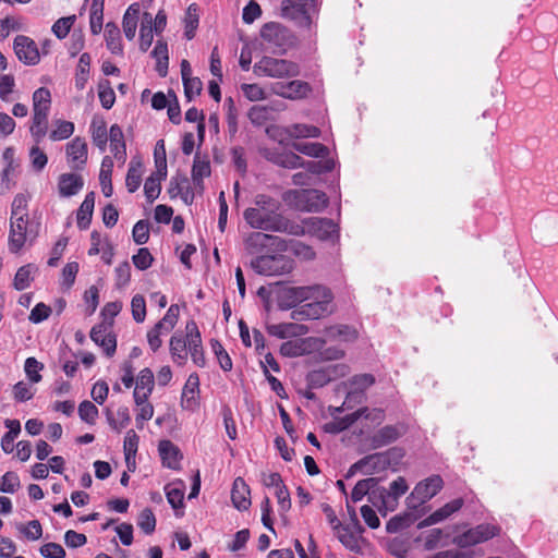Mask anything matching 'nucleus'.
Instances as JSON below:
<instances>
[{
	"instance_id": "nucleus-43",
	"label": "nucleus",
	"mask_w": 558,
	"mask_h": 558,
	"mask_svg": "<svg viewBox=\"0 0 558 558\" xmlns=\"http://www.w3.org/2000/svg\"><path fill=\"white\" fill-rule=\"evenodd\" d=\"M210 175V162L206 157L196 154L192 166V180L196 186L203 183L204 178Z\"/></svg>"
},
{
	"instance_id": "nucleus-33",
	"label": "nucleus",
	"mask_w": 558,
	"mask_h": 558,
	"mask_svg": "<svg viewBox=\"0 0 558 558\" xmlns=\"http://www.w3.org/2000/svg\"><path fill=\"white\" fill-rule=\"evenodd\" d=\"M105 40L107 49L113 54L123 53V45L121 39V32L118 25L113 22H108L105 27Z\"/></svg>"
},
{
	"instance_id": "nucleus-37",
	"label": "nucleus",
	"mask_w": 558,
	"mask_h": 558,
	"mask_svg": "<svg viewBox=\"0 0 558 558\" xmlns=\"http://www.w3.org/2000/svg\"><path fill=\"white\" fill-rule=\"evenodd\" d=\"M167 173L163 171V174L159 173V170L156 169L145 181L144 183V193L148 203H153L156 198H158L161 192V181L167 178Z\"/></svg>"
},
{
	"instance_id": "nucleus-18",
	"label": "nucleus",
	"mask_w": 558,
	"mask_h": 558,
	"mask_svg": "<svg viewBox=\"0 0 558 558\" xmlns=\"http://www.w3.org/2000/svg\"><path fill=\"white\" fill-rule=\"evenodd\" d=\"M186 337L189 338V351L192 361L198 366L204 367L206 359L202 345V337L198 327L194 320H189L185 325Z\"/></svg>"
},
{
	"instance_id": "nucleus-27",
	"label": "nucleus",
	"mask_w": 558,
	"mask_h": 558,
	"mask_svg": "<svg viewBox=\"0 0 558 558\" xmlns=\"http://www.w3.org/2000/svg\"><path fill=\"white\" fill-rule=\"evenodd\" d=\"M90 339L99 347H101L107 356L111 357L117 350V339L111 332H107L106 328L101 325L94 326L90 330Z\"/></svg>"
},
{
	"instance_id": "nucleus-19",
	"label": "nucleus",
	"mask_w": 558,
	"mask_h": 558,
	"mask_svg": "<svg viewBox=\"0 0 558 558\" xmlns=\"http://www.w3.org/2000/svg\"><path fill=\"white\" fill-rule=\"evenodd\" d=\"M154 389V374L150 368H143L136 378L135 389L133 392L134 402L143 403L147 401Z\"/></svg>"
},
{
	"instance_id": "nucleus-10",
	"label": "nucleus",
	"mask_w": 558,
	"mask_h": 558,
	"mask_svg": "<svg viewBox=\"0 0 558 558\" xmlns=\"http://www.w3.org/2000/svg\"><path fill=\"white\" fill-rule=\"evenodd\" d=\"M293 197L294 206L298 210L307 213H318L328 205L326 193L315 190H299L290 193Z\"/></svg>"
},
{
	"instance_id": "nucleus-54",
	"label": "nucleus",
	"mask_w": 558,
	"mask_h": 558,
	"mask_svg": "<svg viewBox=\"0 0 558 558\" xmlns=\"http://www.w3.org/2000/svg\"><path fill=\"white\" fill-rule=\"evenodd\" d=\"M98 97L101 106L109 110L116 102V94L108 80H104L98 84Z\"/></svg>"
},
{
	"instance_id": "nucleus-45",
	"label": "nucleus",
	"mask_w": 558,
	"mask_h": 558,
	"mask_svg": "<svg viewBox=\"0 0 558 558\" xmlns=\"http://www.w3.org/2000/svg\"><path fill=\"white\" fill-rule=\"evenodd\" d=\"M143 165L141 161L131 160L129 170L125 178V185L129 193H134L138 190L142 183Z\"/></svg>"
},
{
	"instance_id": "nucleus-23",
	"label": "nucleus",
	"mask_w": 558,
	"mask_h": 558,
	"mask_svg": "<svg viewBox=\"0 0 558 558\" xmlns=\"http://www.w3.org/2000/svg\"><path fill=\"white\" fill-rule=\"evenodd\" d=\"M158 451L163 466L172 470H178L180 468L182 454L179 447L171 440H160L158 444Z\"/></svg>"
},
{
	"instance_id": "nucleus-8",
	"label": "nucleus",
	"mask_w": 558,
	"mask_h": 558,
	"mask_svg": "<svg viewBox=\"0 0 558 558\" xmlns=\"http://www.w3.org/2000/svg\"><path fill=\"white\" fill-rule=\"evenodd\" d=\"M37 236L29 223L28 216L10 217L9 250L19 253L27 241Z\"/></svg>"
},
{
	"instance_id": "nucleus-29",
	"label": "nucleus",
	"mask_w": 558,
	"mask_h": 558,
	"mask_svg": "<svg viewBox=\"0 0 558 558\" xmlns=\"http://www.w3.org/2000/svg\"><path fill=\"white\" fill-rule=\"evenodd\" d=\"M110 150L113 157L124 163L126 160V145L122 129L118 124H113L109 131Z\"/></svg>"
},
{
	"instance_id": "nucleus-30",
	"label": "nucleus",
	"mask_w": 558,
	"mask_h": 558,
	"mask_svg": "<svg viewBox=\"0 0 558 558\" xmlns=\"http://www.w3.org/2000/svg\"><path fill=\"white\" fill-rule=\"evenodd\" d=\"M169 350L172 361L179 366L184 365L187 361L189 338L174 333L170 338Z\"/></svg>"
},
{
	"instance_id": "nucleus-40",
	"label": "nucleus",
	"mask_w": 558,
	"mask_h": 558,
	"mask_svg": "<svg viewBox=\"0 0 558 558\" xmlns=\"http://www.w3.org/2000/svg\"><path fill=\"white\" fill-rule=\"evenodd\" d=\"M408 489L409 486L403 476H398L392 481L389 485V489H386V493L389 495V499L387 501L388 508L396 510L399 505V498L403 496Z\"/></svg>"
},
{
	"instance_id": "nucleus-21",
	"label": "nucleus",
	"mask_w": 558,
	"mask_h": 558,
	"mask_svg": "<svg viewBox=\"0 0 558 558\" xmlns=\"http://www.w3.org/2000/svg\"><path fill=\"white\" fill-rule=\"evenodd\" d=\"M308 232L319 240H329L338 232L337 225L327 218L313 217L306 221Z\"/></svg>"
},
{
	"instance_id": "nucleus-57",
	"label": "nucleus",
	"mask_w": 558,
	"mask_h": 558,
	"mask_svg": "<svg viewBox=\"0 0 558 558\" xmlns=\"http://www.w3.org/2000/svg\"><path fill=\"white\" fill-rule=\"evenodd\" d=\"M138 527L147 535L151 534L156 529V518L151 509H143L137 518Z\"/></svg>"
},
{
	"instance_id": "nucleus-28",
	"label": "nucleus",
	"mask_w": 558,
	"mask_h": 558,
	"mask_svg": "<svg viewBox=\"0 0 558 558\" xmlns=\"http://www.w3.org/2000/svg\"><path fill=\"white\" fill-rule=\"evenodd\" d=\"M199 387V378L196 373L189 376L181 396V405L186 410H194L197 405V395Z\"/></svg>"
},
{
	"instance_id": "nucleus-5",
	"label": "nucleus",
	"mask_w": 558,
	"mask_h": 558,
	"mask_svg": "<svg viewBox=\"0 0 558 558\" xmlns=\"http://www.w3.org/2000/svg\"><path fill=\"white\" fill-rule=\"evenodd\" d=\"M253 71L258 76H268L274 78H291L300 74V65L296 62L287 59H277L265 56L257 61Z\"/></svg>"
},
{
	"instance_id": "nucleus-51",
	"label": "nucleus",
	"mask_w": 558,
	"mask_h": 558,
	"mask_svg": "<svg viewBox=\"0 0 558 558\" xmlns=\"http://www.w3.org/2000/svg\"><path fill=\"white\" fill-rule=\"evenodd\" d=\"M153 17L148 12L144 13V22L140 29V49L146 52L153 44Z\"/></svg>"
},
{
	"instance_id": "nucleus-39",
	"label": "nucleus",
	"mask_w": 558,
	"mask_h": 558,
	"mask_svg": "<svg viewBox=\"0 0 558 558\" xmlns=\"http://www.w3.org/2000/svg\"><path fill=\"white\" fill-rule=\"evenodd\" d=\"M48 114H32L29 132L34 142L39 145L48 132Z\"/></svg>"
},
{
	"instance_id": "nucleus-58",
	"label": "nucleus",
	"mask_w": 558,
	"mask_h": 558,
	"mask_svg": "<svg viewBox=\"0 0 558 558\" xmlns=\"http://www.w3.org/2000/svg\"><path fill=\"white\" fill-rule=\"evenodd\" d=\"M306 381L310 389H317L329 384L330 377H328L325 367H323L310 372L306 376Z\"/></svg>"
},
{
	"instance_id": "nucleus-6",
	"label": "nucleus",
	"mask_w": 558,
	"mask_h": 558,
	"mask_svg": "<svg viewBox=\"0 0 558 558\" xmlns=\"http://www.w3.org/2000/svg\"><path fill=\"white\" fill-rule=\"evenodd\" d=\"M260 37L274 52L284 53L296 45L292 31L277 22L266 23L260 29Z\"/></svg>"
},
{
	"instance_id": "nucleus-4",
	"label": "nucleus",
	"mask_w": 558,
	"mask_h": 558,
	"mask_svg": "<svg viewBox=\"0 0 558 558\" xmlns=\"http://www.w3.org/2000/svg\"><path fill=\"white\" fill-rule=\"evenodd\" d=\"M243 244L245 252L254 257L269 253L284 252L288 248L286 240L262 231L251 232L244 239Z\"/></svg>"
},
{
	"instance_id": "nucleus-62",
	"label": "nucleus",
	"mask_w": 558,
	"mask_h": 558,
	"mask_svg": "<svg viewBox=\"0 0 558 558\" xmlns=\"http://www.w3.org/2000/svg\"><path fill=\"white\" fill-rule=\"evenodd\" d=\"M20 477L14 472H7L2 475L0 482V492L5 494H13L20 488Z\"/></svg>"
},
{
	"instance_id": "nucleus-20",
	"label": "nucleus",
	"mask_w": 558,
	"mask_h": 558,
	"mask_svg": "<svg viewBox=\"0 0 558 558\" xmlns=\"http://www.w3.org/2000/svg\"><path fill=\"white\" fill-rule=\"evenodd\" d=\"M463 505L464 500L462 498H456L447 502L441 508L435 510L427 518L421 521L418 523V527L430 526L446 520L451 514L458 512L463 507Z\"/></svg>"
},
{
	"instance_id": "nucleus-13",
	"label": "nucleus",
	"mask_w": 558,
	"mask_h": 558,
	"mask_svg": "<svg viewBox=\"0 0 558 558\" xmlns=\"http://www.w3.org/2000/svg\"><path fill=\"white\" fill-rule=\"evenodd\" d=\"M65 156L68 165L72 170H83L88 159V147L85 138L76 136L70 141L65 145Z\"/></svg>"
},
{
	"instance_id": "nucleus-56",
	"label": "nucleus",
	"mask_w": 558,
	"mask_h": 558,
	"mask_svg": "<svg viewBox=\"0 0 558 558\" xmlns=\"http://www.w3.org/2000/svg\"><path fill=\"white\" fill-rule=\"evenodd\" d=\"M98 408L90 401L84 400L78 405V416L89 425H94L98 417Z\"/></svg>"
},
{
	"instance_id": "nucleus-25",
	"label": "nucleus",
	"mask_w": 558,
	"mask_h": 558,
	"mask_svg": "<svg viewBox=\"0 0 558 558\" xmlns=\"http://www.w3.org/2000/svg\"><path fill=\"white\" fill-rule=\"evenodd\" d=\"M389 464L387 453H374L366 456L355 462L349 470L348 476L352 475L355 470L365 469V473L372 474L380 468H385Z\"/></svg>"
},
{
	"instance_id": "nucleus-53",
	"label": "nucleus",
	"mask_w": 558,
	"mask_h": 558,
	"mask_svg": "<svg viewBox=\"0 0 558 558\" xmlns=\"http://www.w3.org/2000/svg\"><path fill=\"white\" fill-rule=\"evenodd\" d=\"M140 437L135 433L134 429H129L125 434L123 441V451L125 456V462L128 468H130V460H134L137 448H138Z\"/></svg>"
},
{
	"instance_id": "nucleus-47",
	"label": "nucleus",
	"mask_w": 558,
	"mask_h": 558,
	"mask_svg": "<svg viewBox=\"0 0 558 558\" xmlns=\"http://www.w3.org/2000/svg\"><path fill=\"white\" fill-rule=\"evenodd\" d=\"M75 125L71 121L58 119L53 122V129L49 133V138L52 142L68 140L73 135Z\"/></svg>"
},
{
	"instance_id": "nucleus-34",
	"label": "nucleus",
	"mask_w": 558,
	"mask_h": 558,
	"mask_svg": "<svg viewBox=\"0 0 558 558\" xmlns=\"http://www.w3.org/2000/svg\"><path fill=\"white\" fill-rule=\"evenodd\" d=\"M325 332L329 339L343 342H353L359 338L356 328L343 324L330 326L326 328Z\"/></svg>"
},
{
	"instance_id": "nucleus-31",
	"label": "nucleus",
	"mask_w": 558,
	"mask_h": 558,
	"mask_svg": "<svg viewBox=\"0 0 558 558\" xmlns=\"http://www.w3.org/2000/svg\"><path fill=\"white\" fill-rule=\"evenodd\" d=\"M269 335L275 336L279 339H284L290 336H302L308 332V328L305 325L294 323H283L269 325L267 327Z\"/></svg>"
},
{
	"instance_id": "nucleus-17",
	"label": "nucleus",
	"mask_w": 558,
	"mask_h": 558,
	"mask_svg": "<svg viewBox=\"0 0 558 558\" xmlns=\"http://www.w3.org/2000/svg\"><path fill=\"white\" fill-rule=\"evenodd\" d=\"M316 290L314 286L306 287H287L279 291L278 300L281 307L291 308L313 296Z\"/></svg>"
},
{
	"instance_id": "nucleus-41",
	"label": "nucleus",
	"mask_w": 558,
	"mask_h": 558,
	"mask_svg": "<svg viewBox=\"0 0 558 558\" xmlns=\"http://www.w3.org/2000/svg\"><path fill=\"white\" fill-rule=\"evenodd\" d=\"M389 495L386 493L385 487L378 485L369 490L368 501L375 506L381 515L386 517L388 512L395 511V509L388 508Z\"/></svg>"
},
{
	"instance_id": "nucleus-12",
	"label": "nucleus",
	"mask_w": 558,
	"mask_h": 558,
	"mask_svg": "<svg viewBox=\"0 0 558 558\" xmlns=\"http://www.w3.org/2000/svg\"><path fill=\"white\" fill-rule=\"evenodd\" d=\"M409 430L405 422L388 424L376 430L371 437V445L374 449L386 447L403 437Z\"/></svg>"
},
{
	"instance_id": "nucleus-16",
	"label": "nucleus",
	"mask_w": 558,
	"mask_h": 558,
	"mask_svg": "<svg viewBox=\"0 0 558 558\" xmlns=\"http://www.w3.org/2000/svg\"><path fill=\"white\" fill-rule=\"evenodd\" d=\"M325 340L319 338H303L286 341L280 345V353L283 356L296 357L311 353L313 348L322 347Z\"/></svg>"
},
{
	"instance_id": "nucleus-46",
	"label": "nucleus",
	"mask_w": 558,
	"mask_h": 558,
	"mask_svg": "<svg viewBox=\"0 0 558 558\" xmlns=\"http://www.w3.org/2000/svg\"><path fill=\"white\" fill-rule=\"evenodd\" d=\"M151 56L156 59V71L159 75L165 76L168 70L169 54H168V45L163 40H157Z\"/></svg>"
},
{
	"instance_id": "nucleus-64",
	"label": "nucleus",
	"mask_w": 558,
	"mask_h": 558,
	"mask_svg": "<svg viewBox=\"0 0 558 558\" xmlns=\"http://www.w3.org/2000/svg\"><path fill=\"white\" fill-rule=\"evenodd\" d=\"M387 550L397 558H405L409 551V544L403 538L395 537L388 542Z\"/></svg>"
},
{
	"instance_id": "nucleus-2",
	"label": "nucleus",
	"mask_w": 558,
	"mask_h": 558,
	"mask_svg": "<svg viewBox=\"0 0 558 558\" xmlns=\"http://www.w3.org/2000/svg\"><path fill=\"white\" fill-rule=\"evenodd\" d=\"M313 292V296L303 305H300L298 308L293 310L291 313V317L295 320H308V319H320L330 315L333 311L332 301L333 294L330 289L315 284Z\"/></svg>"
},
{
	"instance_id": "nucleus-48",
	"label": "nucleus",
	"mask_w": 558,
	"mask_h": 558,
	"mask_svg": "<svg viewBox=\"0 0 558 558\" xmlns=\"http://www.w3.org/2000/svg\"><path fill=\"white\" fill-rule=\"evenodd\" d=\"M292 147L296 151H299L305 156L315 157V158H319V157L324 158L329 154L328 147L320 143L296 142V143L292 144Z\"/></svg>"
},
{
	"instance_id": "nucleus-24",
	"label": "nucleus",
	"mask_w": 558,
	"mask_h": 558,
	"mask_svg": "<svg viewBox=\"0 0 558 558\" xmlns=\"http://www.w3.org/2000/svg\"><path fill=\"white\" fill-rule=\"evenodd\" d=\"M84 186V179L77 173H62L58 179V191L62 197L76 195Z\"/></svg>"
},
{
	"instance_id": "nucleus-55",
	"label": "nucleus",
	"mask_w": 558,
	"mask_h": 558,
	"mask_svg": "<svg viewBox=\"0 0 558 558\" xmlns=\"http://www.w3.org/2000/svg\"><path fill=\"white\" fill-rule=\"evenodd\" d=\"M412 523L413 519L411 514H397L386 523V531L388 533H398L402 530L410 527Z\"/></svg>"
},
{
	"instance_id": "nucleus-22",
	"label": "nucleus",
	"mask_w": 558,
	"mask_h": 558,
	"mask_svg": "<svg viewBox=\"0 0 558 558\" xmlns=\"http://www.w3.org/2000/svg\"><path fill=\"white\" fill-rule=\"evenodd\" d=\"M167 193L171 199L180 196L187 205L194 199V193L190 186L189 179L185 175L172 177L169 182Z\"/></svg>"
},
{
	"instance_id": "nucleus-38",
	"label": "nucleus",
	"mask_w": 558,
	"mask_h": 558,
	"mask_svg": "<svg viewBox=\"0 0 558 558\" xmlns=\"http://www.w3.org/2000/svg\"><path fill=\"white\" fill-rule=\"evenodd\" d=\"M113 169V161L110 156H105L101 161L99 182L101 191L106 197H110L113 193V186L111 182Z\"/></svg>"
},
{
	"instance_id": "nucleus-42",
	"label": "nucleus",
	"mask_w": 558,
	"mask_h": 558,
	"mask_svg": "<svg viewBox=\"0 0 558 558\" xmlns=\"http://www.w3.org/2000/svg\"><path fill=\"white\" fill-rule=\"evenodd\" d=\"M198 5L196 3H192L187 7L184 17V36L187 40H191L195 37V32L198 27L199 14H198Z\"/></svg>"
},
{
	"instance_id": "nucleus-26",
	"label": "nucleus",
	"mask_w": 558,
	"mask_h": 558,
	"mask_svg": "<svg viewBox=\"0 0 558 558\" xmlns=\"http://www.w3.org/2000/svg\"><path fill=\"white\" fill-rule=\"evenodd\" d=\"M231 500L233 506L240 510H247L251 506V490L242 477H236L232 485Z\"/></svg>"
},
{
	"instance_id": "nucleus-59",
	"label": "nucleus",
	"mask_w": 558,
	"mask_h": 558,
	"mask_svg": "<svg viewBox=\"0 0 558 558\" xmlns=\"http://www.w3.org/2000/svg\"><path fill=\"white\" fill-rule=\"evenodd\" d=\"M75 20H76L75 15L65 16V17H61V19L57 20L54 22V24L52 25V28H51L52 33L59 39L65 38L69 35Z\"/></svg>"
},
{
	"instance_id": "nucleus-11",
	"label": "nucleus",
	"mask_w": 558,
	"mask_h": 558,
	"mask_svg": "<svg viewBox=\"0 0 558 558\" xmlns=\"http://www.w3.org/2000/svg\"><path fill=\"white\" fill-rule=\"evenodd\" d=\"M444 481L439 475H433L416 484L413 492L408 497V505L416 508L432 499L442 488Z\"/></svg>"
},
{
	"instance_id": "nucleus-50",
	"label": "nucleus",
	"mask_w": 558,
	"mask_h": 558,
	"mask_svg": "<svg viewBox=\"0 0 558 558\" xmlns=\"http://www.w3.org/2000/svg\"><path fill=\"white\" fill-rule=\"evenodd\" d=\"M90 132H92L93 143L101 151H104L106 149L108 136H109L106 122L102 119L101 120L94 119L90 124Z\"/></svg>"
},
{
	"instance_id": "nucleus-61",
	"label": "nucleus",
	"mask_w": 558,
	"mask_h": 558,
	"mask_svg": "<svg viewBox=\"0 0 558 558\" xmlns=\"http://www.w3.org/2000/svg\"><path fill=\"white\" fill-rule=\"evenodd\" d=\"M44 368V364L37 361L35 357L31 356L25 360L24 371L27 378L37 384L41 380L40 371Z\"/></svg>"
},
{
	"instance_id": "nucleus-1",
	"label": "nucleus",
	"mask_w": 558,
	"mask_h": 558,
	"mask_svg": "<svg viewBox=\"0 0 558 558\" xmlns=\"http://www.w3.org/2000/svg\"><path fill=\"white\" fill-rule=\"evenodd\" d=\"M281 208L279 199L267 194H257L253 205L244 210L243 218L255 230L292 235L304 234V228L288 219L281 213Z\"/></svg>"
},
{
	"instance_id": "nucleus-15",
	"label": "nucleus",
	"mask_w": 558,
	"mask_h": 558,
	"mask_svg": "<svg viewBox=\"0 0 558 558\" xmlns=\"http://www.w3.org/2000/svg\"><path fill=\"white\" fill-rule=\"evenodd\" d=\"M272 92L282 98L298 100L306 98L312 93V86L305 81L293 80L275 83Z\"/></svg>"
},
{
	"instance_id": "nucleus-52",
	"label": "nucleus",
	"mask_w": 558,
	"mask_h": 558,
	"mask_svg": "<svg viewBox=\"0 0 558 558\" xmlns=\"http://www.w3.org/2000/svg\"><path fill=\"white\" fill-rule=\"evenodd\" d=\"M379 483L377 477H367L359 481L351 492V500L353 502L361 501L365 496L368 497L369 490Z\"/></svg>"
},
{
	"instance_id": "nucleus-49",
	"label": "nucleus",
	"mask_w": 558,
	"mask_h": 558,
	"mask_svg": "<svg viewBox=\"0 0 558 558\" xmlns=\"http://www.w3.org/2000/svg\"><path fill=\"white\" fill-rule=\"evenodd\" d=\"M105 412L109 425L117 432H121L131 422V415L128 407L122 405L117 410V418L113 417L110 409H106Z\"/></svg>"
},
{
	"instance_id": "nucleus-36",
	"label": "nucleus",
	"mask_w": 558,
	"mask_h": 558,
	"mask_svg": "<svg viewBox=\"0 0 558 558\" xmlns=\"http://www.w3.org/2000/svg\"><path fill=\"white\" fill-rule=\"evenodd\" d=\"M33 114H48L51 109V93L47 87H39L33 93Z\"/></svg>"
},
{
	"instance_id": "nucleus-32",
	"label": "nucleus",
	"mask_w": 558,
	"mask_h": 558,
	"mask_svg": "<svg viewBox=\"0 0 558 558\" xmlns=\"http://www.w3.org/2000/svg\"><path fill=\"white\" fill-rule=\"evenodd\" d=\"M95 207V193L89 192L86 194L84 201L82 202L80 208L76 213V223L78 229L86 230L93 218Z\"/></svg>"
},
{
	"instance_id": "nucleus-63",
	"label": "nucleus",
	"mask_w": 558,
	"mask_h": 558,
	"mask_svg": "<svg viewBox=\"0 0 558 558\" xmlns=\"http://www.w3.org/2000/svg\"><path fill=\"white\" fill-rule=\"evenodd\" d=\"M17 529L31 541H37L43 536V527L38 520H32L27 524H21Z\"/></svg>"
},
{
	"instance_id": "nucleus-7",
	"label": "nucleus",
	"mask_w": 558,
	"mask_h": 558,
	"mask_svg": "<svg viewBox=\"0 0 558 558\" xmlns=\"http://www.w3.org/2000/svg\"><path fill=\"white\" fill-rule=\"evenodd\" d=\"M318 12V0H282L283 17L292 20L298 26L310 29L313 24L312 14Z\"/></svg>"
},
{
	"instance_id": "nucleus-35",
	"label": "nucleus",
	"mask_w": 558,
	"mask_h": 558,
	"mask_svg": "<svg viewBox=\"0 0 558 558\" xmlns=\"http://www.w3.org/2000/svg\"><path fill=\"white\" fill-rule=\"evenodd\" d=\"M349 384L353 387L347 395V400L362 398L363 392L375 384V377L372 374H359L350 378Z\"/></svg>"
},
{
	"instance_id": "nucleus-60",
	"label": "nucleus",
	"mask_w": 558,
	"mask_h": 558,
	"mask_svg": "<svg viewBox=\"0 0 558 558\" xmlns=\"http://www.w3.org/2000/svg\"><path fill=\"white\" fill-rule=\"evenodd\" d=\"M276 165L288 168L295 169L299 167H304V160L292 151H282L279 157L276 159Z\"/></svg>"
},
{
	"instance_id": "nucleus-14",
	"label": "nucleus",
	"mask_w": 558,
	"mask_h": 558,
	"mask_svg": "<svg viewBox=\"0 0 558 558\" xmlns=\"http://www.w3.org/2000/svg\"><path fill=\"white\" fill-rule=\"evenodd\" d=\"M13 49L17 59L24 64L36 65L40 61L38 47L28 36L17 35L13 41Z\"/></svg>"
},
{
	"instance_id": "nucleus-3",
	"label": "nucleus",
	"mask_w": 558,
	"mask_h": 558,
	"mask_svg": "<svg viewBox=\"0 0 558 558\" xmlns=\"http://www.w3.org/2000/svg\"><path fill=\"white\" fill-rule=\"evenodd\" d=\"M250 267L262 276H281L290 274L294 268V260L287 255L269 253L253 257Z\"/></svg>"
},
{
	"instance_id": "nucleus-9",
	"label": "nucleus",
	"mask_w": 558,
	"mask_h": 558,
	"mask_svg": "<svg viewBox=\"0 0 558 558\" xmlns=\"http://www.w3.org/2000/svg\"><path fill=\"white\" fill-rule=\"evenodd\" d=\"M500 532L501 527L498 524L482 523L457 535L453 543L460 548H466L487 542L498 536Z\"/></svg>"
},
{
	"instance_id": "nucleus-44",
	"label": "nucleus",
	"mask_w": 558,
	"mask_h": 558,
	"mask_svg": "<svg viewBox=\"0 0 558 558\" xmlns=\"http://www.w3.org/2000/svg\"><path fill=\"white\" fill-rule=\"evenodd\" d=\"M90 56L87 52L81 54L75 72V87L83 90L89 78Z\"/></svg>"
}]
</instances>
